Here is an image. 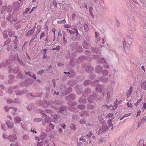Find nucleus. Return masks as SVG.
Masks as SVG:
<instances>
[{
  "mask_svg": "<svg viewBox=\"0 0 146 146\" xmlns=\"http://www.w3.org/2000/svg\"><path fill=\"white\" fill-rule=\"evenodd\" d=\"M108 129V127L106 125H104L101 127L99 130L100 133H102L106 131Z\"/></svg>",
  "mask_w": 146,
  "mask_h": 146,
  "instance_id": "f257e3e1",
  "label": "nucleus"
},
{
  "mask_svg": "<svg viewBox=\"0 0 146 146\" xmlns=\"http://www.w3.org/2000/svg\"><path fill=\"white\" fill-rule=\"evenodd\" d=\"M17 138V137L15 134H13V136L9 135L8 137V139L11 141H13L16 140Z\"/></svg>",
  "mask_w": 146,
  "mask_h": 146,
  "instance_id": "f03ea898",
  "label": "nucleus"
},
{
  "mask_svg": "<svg viewBox=\"0 0 146 146\" xmlns=\"http://www.w3.org/2000/svg\"><path fill=\"white\" fill-rule=\"evenodd\" d=\"M117 102H118L117 100V99H116L115 100V101H114V103H113L115 105L114 107H109V109L111 110H115V109H116L117 106Z\"/></svg>",
  "mask_w": 146,
  "mask_h": 146,
  "instance_id": "7ed1b4c3",
  "label": "nucleus"
},
{
  "mask_svg": "<svg viewBox=\"0 0 146 146\" xmlns=\"http://www.w3.org/2000/svg\"><path fill=\"white\" fill-rule=\"evenodd\" d=\"M25 74L27 75H29L30 76H31L35 79H36V78L35 77V75L34 74H33V73H31L29 72H25Z\"/></svg>",
  "mask_w": 146,
  "mask_h": 146,
  "instance_id": "20e7f679",
  "label": "nucleus"
},
{
  "mask_svg": "<svg viewBox=\"0 0 146 146\" xmlns=\"http://www.w3.org/2000/svg\"><path fill=\"white\" fill-rule=\"evenodd\" d=\"M35 29L34 28H33L31 30L29 31L26 34V36H29L31 35H33V33H34V31H35Z\"/></svg>",
  "mask_w": 146,
  "mask_h": 146,
  "instance_id": "39448f33",
  "label": "nucleus"
},
{
  "mask_svg": "<svg viewBox=\"0 0 146 146\" xmlns=\"http://www.w3.org/2000/svg\"><path fill=\"white\" fill-rule=\"evenodd\" d=\"M132 92V87L131 86L130 89L128 90L126 94L127 98H129Z\"/></svg>",
  "mask_w": 146,
  "mask_h": 146,
  "instance_id": "423d86ee",
  "label": "nucleus"
},
{
  "mask_svg": "<svg viewBox=\"0 0 146 146\" xmlns=\"http://www.w3.org/2000/svg\"><path fill=\"white\" fill-rule=\"evenodd\" d=\"M6 124L8 127L10 128H12L13 127V124L9 121L7 122Z\"/></svg>",
  "mask_w": 146,
  "mask_h": 146,
  "instance_id": "0eeeda50",
  "label": "nucleus"
},
{
  "mask_svg": "<svg viewBox=\"0 0 146 146\" xmlns=\"http://www.w3.org/2000/svg\"><path fill=\"white\" fill-rule=\"evenodd\" d=\"M21 119L20 117L17 116L14 119L15 121L17 123H19L21 122Z\"/></svg>",
  "mask_w": 146,
  "mask_h": 146,
  "instance_id": "6e6552de",
  "label": "nucleus"
},
{
  "mask_svg": "<svg viewBox=\"0 0 146 146\" xmlns=\"http://www.w3.org/2000/svg\"><path fill=\"white\" fill-rule=\"evenodd\" d=\"M141 86L142 89L146 90V81L141 84Z\"/></svg>",
  "mask_w": 146,
  "mask_h": 146,
  "instance_id": "1a4fd4ad",
  "label": "nucleus"
},
{
  "mask_svg": "<svg viewBox=\"0 0 146 146\" xmlns=\"http://www.w3.org/2000/svg\"><path fill=\"white\" fill-rule=\"evenodd\" d=\"M96 90L98 92H102V90L101 86L100 85H97V87L96 88Z\"/></svg>",
  "mask_w": 146,
  "mask_h": 146,
  "instance_id": "9d476101",
  "label": "nucleus"
},
{
  "mask_svg": "<svg viewBox=\"0 0 146 146\" xmlns=\"http://www.w3.org/2000/svg\"><path fill=\"white\" fill-rule=\"evenodd\" d=\"M15 32L14 31H9L8 32V35L9 36H12L15 35Z\"/></svg>",
  "mask_w": 146,
  "mask_h": 146,
  "instance_id": "9b49d317",
  "label": "nucleus"
},
{
  "mask_svg": "<svg viewBox=\"0 0 146 146\" xmlns=\"http://www.w3.org/2000/svg\"><path fill=\"white\" fill-rule=\"evenodd\" d=\"M34 121L35 122H38L41 121L42 119L41 118H36L34 119Z\"/></svg>",
  "mask_w": 146,
  "mask_h": 146,
  "instance_id": "f8f14e48",
  "label": "nucleus"
},
{
  "mask_svg": "<svg viewBox=\"0 0 146 146\" xmlns=\"http://www.w3.org/2000/svg\"><path fill=\"white\" fill-rule=\"evenodd\" d=\"M3 37L4 39H6L7 37V32L6 31H4L3 34Z\"/></svg>",
  "mask_w": 146,
  "mask_h": 146,
  "instance_id": "ddd939ff",
  "label": "nucleus"
},
{
  "mask_svg": "<svg viewBox=\"0 0 146 146\" xmlns=\"http://www.w3.org/2000/svg\"><path fill=\"white\" fill-rule=\"evenodd\" d=\"M113 115V113H108L107 115L106 116V118H108L110 117H111Z\"/></svg>",
  "mask_w": 146,
  "mask_h": 146,
  "instance_id": "4468645a",
  "label": "nucleus"
},
{
  "mask_svg": "<svg viewBox=\"0 0 146 146\" xmlns=\"http://www.w3.org/2000/svg\"><path fill=\"white\" fill-rule=\"evenodd\" d=\"M131 113H129L128 114H125L120 119V120H121L123 119L125 117H127L128 116H130L131 115Z\"/></svg>",
  "mask_w": 146,
  "mask_h": 146,
  "instance_id": "2eb2a0df",
  "label": "nucleus"
},
{
  "mask_svg": "<svg viewBox=\"0 0 146 146\" xmlns=\"http://www.w3.org/2000/svg\"><path fill=\"white\" fill-rule=\"evenodd\" d=\"M111 122V119H110L108 121L107 123L111 127H113V124Z\"/></svg>",
  "mask_w": 146,
  "mask_h": 146,
  "instance_id": "dca6fc26",
  "label": "nucleus"
},
{
  "mask_svg": "<svg viewBox=\"0 0 146 146\" xmlns=\"http://www.w3.org/2000/svg\"><path fill=\"white\" fill-rule=\"evenodd\" d=\"M64 27L66 28H71L72 26L68 24H65L64 25Z\"/></svg>",
  "mask_w": 146,
  "mask_h": 146,
  "instance_id": "f3484780",
  "label": "nucleus"
},
{
  "mask_svg": "<svg viewBox=\"0 0 146 146\" xmlns=\"http://www.w3.org/2000/svg\"><path fill=\"white\" fill-rule=\"evenodd\" d=\"M85 122L86 120L84 119H81L80 121V123L81 124H83L84 123H85Z\"/></svg>",
  "mask_w": 146,
  "mask_h": 146,
  "instance_id": "a211bd4d",
  "label": "nucleus"
},
{
  "mask_svg": "<svg viewBox=\"0 0 146 146\" xmlns=\"http://www.w3.org/2000/svg\"><path fill=\"white\" fill-rule=\"evenodd\" d=\"M127 105L129 108H132L133 107V106L131 103L128 102L127 103Z\"/></svg>",
  "mask_w": 146,
  "mask_h": 146,
  "instance_id": "6ab92c4d",
  "label": "nucleus"
},
{
  "mask_svg": "<svg viewBox=\"0 0 146 146\" xmlns=\"http://www.w3.org/2000/svg\"><path fill=\"white\" fill-rule=\"evenodd\" d=\"M70 127L72 129L74 130H75L76 129V127H75V125L73 124H72L70 125Z\"/></svg>",
  "mask_w": 146,
  "mask_h": 146,
  "instance_id": "aec40b11",
  "label": "nucleus"
},
{
  "mask_svg": "<svg viewBox=\"0 0 146 146\" xmlns=\"http://www.w3.org/2000/svg\"><path fill=\"white\" fill-rule=\"evenodd\" d=\"M10 42V40H7L4 42V44L5 45H7Z\"/></svg>",
  "mask_w": 146,
  "mask_h": 146,
  "instance_id": "412c9836",
  "label": "nucleus"
},
{
  "mask_svg": "<svg viewBox=\"0 0 146 146\" xmlns=\"http://www.w3.org/2000/svg\"><path fill=\"white\" fill-rule=\"evenodd\" d=\"M60 49V47L59 46H58V47H56L55 48H53L52 50H59Z\"/></svg>",
  "mask_w": 146,
  "mask_h": 146,
  "instance_id": "4be33fe9",
  "label": "nucleus"
},
{
  "mask_svg": "<svg viewBox=\"0 0 146 146\" xmlns=\"http://www.w3.org/2000/svg\"><path fill=\"white\" fill-rule=\"evenodd\" d=\"M108 71L106 70H104L103 72V74L104 75H106L108 74Z\"/></svg>",
  "mask_w": 146,
  "mask_h": 146,
  "instance_id": "5701e85b",
  "label": "nucleus"
},
{
  "mask_svg": "<svg viewBox=\"0 0 146 146\" xmlns=\"http://www.w3.org/2000/svg\"><path fill=\"white\" fill-rule=\"evenodd\" d=\"M45 35V34L44 32H42V33L41 35L40 36V39H41L43 36H44Z\"/></svg>",
  "mask_w": 146,
  "mask_h": 146,
  "instance_id": "b1692460",
  "label": "nucleus"
},
{
  "mask_svg": "<svg viewBox=\"0 0 146 146\" xmlns=\"http://www.w3.org/2000/svg\"><path fill=\"white\" fill-rule=\"evenodd\" d=\"M49 126L50 127H51L52 129H53L54 128V125L51 123L50 124Z\"/></svg>",
  "mask_w": 146,
  "mask_h": 146,
  "instance_id": "393cba45",
  "label": "nucleus"
},
{
  "mask_svg": "<svg viewBox=\"0 0 146 146\" xmlns=\"http://www.w3.org/2000/svg\"><path fill=\"white\" fill-rule=\"evenodd\" d=\"M75 13H73L72 15V19H75Z\"/></svg>",
  "mask_w": 146,
  "mask_h": 146,
  "instance_id": "a878e982",
  "label": "nucleus"
},
{
  "mask_svg": "<svg viewBox=\"0 0 146 146\" xmlns=\"http://www.w3.org/2000/svg\"><path fill=\"white\" fill-rule=\"evenodd\" d=\"M142 108L145 110L146 108V103H145L143 105Z\"/></svg>",
  "mask_w": 146,
  "mask_h": 146,
  "instance_id": "bb28decb",
  "label": "nucleus"
},
{
  "mask_svg": "<svg viewBox=\"0 0 146 146\" xmlns=\"http://www.w3.org/2000/svg\"><path fill=\"white\" fill-rule=\"evenodd\" d=\"M79 140L80 141H82L83 142H84L86 141V140L83 139V137H81L80 139Z\"/></svg>",
  "mask_w": 146,
  "mask_h": 146,
  "instance_id": "cd10ccee",
  "label": "nucleus"
},
{
  "mask_svg": "<svg viewBox=\"0 0 146 146\" xmlns=\"http://www.w3.org/2000/svg\"><path fill=\"white\" fill-rule=\"evenodd\" d=\"M92 135V133H91V132H90V133L89 134H87L86 135L88 137H90Z\"/></svg>",
  "mask_w": 146,
  "mask_h": 146,
  "instance_id": "c85d7f7f",
  "label": "nucleus"
},
{
  "mask_svg": "<svg viewBox=\"0 0 146 146\" xmlns=\"http://www.w3.org/2000/svg\"><path fill=\"white\" fill-rule=\"evenodd\" d=\"M44 72V71L43 70H41V71H39L37 73L38 74H43Z\"/></svg>",
  "mask_w": 146,
  "mask_h": 146,
  "instance_id": "c756f323",
  "label": "nucleus"
},
{
  "mask_svg": "<svg viewBox=\"0 0 146 146\" xmlns=\"http://www.w3.org/2000/svg\"><path fill=\"white\" fill-rule=\"evenodd\" d=\"M74 30L76 35H78V32L77 30L76 29H75Z\"/></svg>",
  "mask_w": 146,
  "mask_h": 146,
  "instance_id": "7c9ffc66",
  "label": "nucleus"
},
{
  "mask_svg": "<svg viewBox=\"0 0 146 146\" xmlns=\"http://www.w3.org/2000/svg\"><path fill=\"white\" fill-rule=\"evenodd\" d=\"M61 126L63 129H65L66 126V125L64 124H61Z\"/></svg>",
  "mask_w": 146,
  "mask_h": 146,
  "instance_id": "2f4dec72",
  "label": "nucleus"
},
{
  "mask_svg": "<svg viewBox=\"0 0 146 146\" xmlns=\"http://www.w3.org/2000/svg\"><path fill=\"white\" fill-rule=\"evenodd\" d=\"M13 38H14V39L13 41L14 42H16V40L17 38V36H13Z\"/></svg>",
  "mask_w": 146,
  "mask_h": 146,
  "instance_id": "473e14b6",
  "label": "nucleus"
},
{
  "mask_svg": "<svg viewBox=\"0 0 146 146\" xmlns=\"http://www.w3.org/2000/svg\"><path fill=\"white\" fill-rule=\"evenodd\" d=\"M141 113V111L140 110H139L137 113V117L138 116H139L140 115Z\"/></svg>",
  "mask_w": 146,
  "mask_h": 146,
  "instance_id": "72a5a7b5",
  "label": "nucleus"
},
{
  "mask_svg": "<svg viewBox=\"0 0 146 146\" xmlns=\"http://www.w3.org/2000/svg\"><path fill=\"white\" fill-rule=\"evenodd\" d=\"M42 144L41 142H39L37 143V146H42Z\"/></svg>",
  "mask_w": 146,
  "mask_h": 146,
  "instance_id": "f704fd0d",
  "label": "nucleus"
},
{
  "mask_svg": "<svg viewBox=\"0 0 146 146\" xmlns=\"http://www.w3.org/2000/svg\"><path fill=\"white\" fill-rule=\"evenodd\" d=\"M64 42L65 44L67 42V40L65 39V37L63 36Z\"/></svg>",
  "mask_w": 146,
  "mask_h": 146,
  "instance_id": "c9c22d12",
  "label": "nucleus"
},
{
  "mask_svg": "<svg viewBox=\"0 0 146 146\" xmlns=\"http://www.w3.org/2000/svg\"><path fill=\"white\" fill-rule=\"evenodd\" d=\"M142 100V98H141V99H139V100H138L137 101V103L139 104L140 103V102H141Z\"/></svg>",
  "mask_w": 146,
  "mask_h": 146,
  "instance_id": "e433bc0d",
  "label": "nucleus"
},
{
  "mask_svg": "<svg viewBox=\"0 0 146 146\" xmlns=\"http://www.w3.org/2000/svg\"><path fill=\"white\" fill-rule=\"evenodd\" d=\"M66 30L68 31V32L70 33V35H72V31H70L68 29H66Z\"/></svg>",
  "mask_w": 146,
  "mask_h": 146,
  "instance_id": "4c0bfd02",
  "label": "nucleus"
},
{
  "mask_svg": "<svg viewBox=\"0 0 146 146\" xmlns=\"http://www.w3.org/2000/svg\"><path fill=\"white\" fill-rule=\"evenodd\" d=\"M60 22L62 23H66V20L65 19L62 20Z\"/></svg>",
  "mask_w": 146,
  "mask_h": 146,
  "instance_id": "58836bf2",
  "label": "nucleus"
},
{
  "mask_svg": "<svg viewBox=\"0 0 146 146\" xmlns=\"http://www.w3.org/2000/svg\"><path fill=\"white\" fill-rule=\"evenodd\" d=\"M29 10L30 8L28 7L26 9L25 11L26 13H27Z\"/></svg>",
  "mask_w": 146,
  "mask_h": 146,
  "instance_id": "ea45409f",
  "label": "nucleus"
},
{
  "mask_svg": "<svg viewBox=\"0 0 146 146\" xmlns=\"http://www.w3.org/2000/svg\"><path fill=\"white\" fill-rule=\"evenodd\" d=\"M89 12H90V15H92V17L93 18H94V16L93 15V14L92 11V12L89 11Z\"/></svg>",
  "mask_w": 146,
  "mask_h": 146,
  "instance_id": "a19ab883",
  "label": "nucleus"
},
{
  "mask_svg": "<svg viewBox=\"0 0 146 146\" xmlns=\"http://www.w3.org/2000/svg\"><path fill=\"white\" fill-rule=\"evenodd\" d=\"M92 10H93V9H92V8L90 7V8H89V11H92Z\"/></svg>",
  "mask_w": 146,
  "mask_h": 146,
  "instance_id": "79ce46f5",
  "label": "nucleus"
},
{
  "mask_svg": "<svg viewBox=\"0 0 146 146\" xmlns=\"http://www.w3.org/2000/svg\"><path fill=\"white\" fill-rule=\"evenodd\" d=\"M54 94H55L56 95H58L59 94V92H56V91H54Z\"/></svg>",
  "mask_w": 146,
  "mask_h": 146,
  "instance_id": "37998d69",
  "label": "nucleus"
},
{
  "mask_svg": "<svg viewBox=\"0 0 146 146\" xmlns=\"http://www.w3.org/2000/svg\"><path fill=\"white\" fill-rule=\"evenodd\" d=\"M98 33L97 32H96L95 33V37L96 38H97L98 37Z\"/></svg>",
  "mask_w": 146,
  "mask_h": 146,
  "instance_id": "c03bdc74",
  "label": "nucleus"
},
{
  "mask_svg": "<svg viewBox=\"0 0 146 146\" xmlns=\"http://www.w3.org/2000/svg\"><path fill=\"white\" fill-rule=\"evenodd\" d=\"M47 50L46 49H44V50H43V51L44 52H45V54H46V52Z\"/></svg>",
  "mask_w": 146,
  "mask_h": 146,
  "instance_id": "a18cd8bd",
  "label": "nucleus"
},
{
  "mask_svg": "<svg viewBox=\"0 0 146 146\" xmlns=\"http://www.w3.org/2000/svg\"><path fill=\"white\" fill-rule=\"evenodd\" d=\"M62 63H60L58 64V66H61L62 65Z\"/></svg>",
  "mask_w": 146,
  "mask_h": 146,
  "instance_id": "49530a36",
  "label": "nucleus"
},
{
  "mask_svg": "<svg viewBox=\"0 0 146 146\" xmlns=\"http://www.w3.org/2000/svg\"><path fill=\"white\" fill-rule=\"evenodd\" d=\"M36 7H34L32 8L31 12H32L34 9H36Z\"/></svg>",
  "mask_w": 146,
  "mask_h": 146,
  "instance_id": "de8ad7c7",
  "label": "nucleus"
},
{
  "mask_svg": "<svg viewBox=\"0 0 146 146\" xmlns=\"http://www.w3.org/2000/svg\"><path fill=\"white\" fill-rule=\"evenodd\" d=\"M58 131L60 132H61L62 131V129L61 128H60L58 129Z\"/></svg>",
  "mask_w": 146,
  "mask_h": 146,
  "instance_id": "09e8293b",
  "label": "nucleus"
},
{
  "mask_svg": "<svg viewBox=\"0 0 146 146\" xmlns=\"http://www.w3.org/2000/svg\"><path fill=\"white\" fill-rule=\"evenodd\" d=\"M47 56L46 55L44 54V57H43V58H47Z\"/></svg>",
  "mask_w": 146,
  "mask_h": 146,
  "instance_id": "8fccbe9b",
  "label": "nucleus"
},
{
  "mask_svg": "<svg viewBox=\"0 0 146 146\" xmlns=\"http://www.w3.org/2000/svg\"><path fill=\"white\" fill-rule=\"evenodd\" d=\"M11 109H12L13 110H14L15 111H16V109L15 108H11Z\"/></svg>",
  "mask_w": 146,
  "mask_h": 146,
  "instance_id": "3c124183",
  "label": "nucleus"
},
{
  "mask_svg": "<svg viewBox=\"0 0 146 146\" xmlns=\"http://www.w3.org/2000/svg\"><path fill=\"white\" fill-rule=\"evenodd\" d=\"M141 68L143 70L145 71V69H144V67L143 66H141Z\"/></svg>",
  "mask_w": 146,
  "mask_h": 146,
  "instance_id": "603ef678",
  "label": "nucleus"
},
{
  "mask_svg": "<svg viewBox=\"0 0 146 146\" xmlns=\"http://www.w3.org/2000/svg\"><path fill=\"white\" fill-rule=\"evenodd\" d=\"M31 130L32 131H33L34 132H35V133H36V131H35V130L34 129H33V130L32 129H31Z\"/></svg>",
  "mask_w": 146,
  "mask_h": 146,
  "instance_id": "864d4df0",
  "label": "nucleus"
},
{
  "mask_svg": "<svg viewBox=\"0 0 146 146\" xmlns=\"http://www.w3.org/2000/svg\"><path fill=\"white\" fill-rule=\"evenodd\" d=\"M7 117L8 118H9L11 120V119L12 118H11V117H10V116H7Z\"/></svg>",
  "mask_w": 146,
  "mask_h": 146,
  "instance_id": "5fc2aeb1",
  "label": "nucleus"
},
{
  "mask_svg": "<svg viewBox=\"0 0 146 146\" xmlns=\"http://www.w3.org/2000/svg\"><path fill=\"white\" fill-rule=\"evenodd\" d=\"M4 109L6 111H7L8 110L7 108V107H4Z\"/></svg>",
  "mask_w": 146,
  "mask_h": 146,
  "instance_id": "6e6d98bb",
  "label": "nucleus"
},
{
  "mask_svg": "<svg viewBox=\"0 0 146 146\" xmlns=\"http://www.w3.org/2000/svg\"><path fill=\"white\" fill-rule=\"evenodd\" d=\"M35 139L36 140H37L39 139V137H36L35 138Z\"/></svg>",
  "mask_w": 146,
  "mask_h": 146,
  "instance_id": "4d7b16f0",
  "label": "nucleus"
},
{
  "mask_svg": "<svg viewBox=\"0 0 146 146\" xmlns=\"http://www.w3.org/2000/svg\"><path fill=\"white\" fill-rule=\"evenodd\" d=\"M10 146H14V144L11 143V144Z\"/></svg>",
  "mask_w": 146,
  "mask_h": 146,
  "instance_id": "13d9d810",
  "label": "nucleus"
},
{
  "mask_svg": "<svg viewBox=\"0 0 146 146\" xmlns=\"http://www.w3.org/2000/svg\"><path fill=\"white\" fill-rule=\"evenodd\" d=\"M138 104H139L138 103H137V102L135 103H134V104L136 106H137Z\"/></svg>",
  "mask_w": 146,
  "mask_h": 146,
  "instance_id": "bf43d9fd",
  "label": "nucleus"
},
{
  "mask_svg": "<svg viewBox=\"0 0 146 146\" xmlns=\"http://www.w3.org/2000/svg\"><path fill=\"white\" fill-rule=\"evenodd\" d=\"M85 7L86 9H88L87 6L86 4H85Z\"/></svg>",
  "mask_w": 146,
  "mask_h": 146,
  "instance_id": "052dcab7",
  "label": "nucleus"
},
{
  "mask_svg": "<svg viewBox=\"0 0 146 146\" xmlns=\"http://www.w3.org/2000/svg\"><path fill=\"white\" fill-rule=\"evenodd\" d=\"M52 31H53V33H54V36H55V31H53V30H52Z\"/></svg>",
  "mask_w": 146,
  "mask_h": 146,
  "instance_id": "680f3d73",
  "label": "nucleus"
},
{
  "mask_svg": "<svg viewBox=\"0 0 146 146\" xmlns=\"http://www.w3.org/2000/svg\"><path fill=\"white\" fill-rule=\"evenodd\" d=\"M103 142V141L102 139H100L99 141L100 142Z\"/></svg>",
  "mask_w": 146,
  "mask_h": 146,
  "instance_id": "e2e57ef3",
  "label": "nucleus"
},
{
  "mask_svg": "<svg viewBox=\"0 0 146 146\" xmlns=\"http://www.w3.org/2000/svg\"><path fill=\"white\" fill-rule=\"evenodd\" d=\"M15 145L16 146H20V145H19L17 143L15 144Z\"/></svg>",
  "mask_w": 146,
  "mask_h": 146,
  "instance_id": "0e129e2a",
  "label": "nucleus"
},
{
  "mask_svg": "<svg viewBox=\"0 0 146 146\" xmlns=\"http://www.w3.org/2000/svg\"><path fill=\"white\" fill-rule=\"evenodd\" d=\"M3 138H5V135L4 134H3Z\"/></svg>",
  "mask_w": 146,
  "mask_h": 146,
  "instance_id": "69168bd1",
  "label": "nucleus"
},
{
  "mask_svg": "<svg viewBox=\"0 0 146 146\" xmlns=\"http://www.w3.org/2000/svg\"><path fill=\"white\" fill-rule=\"evenodd\" d=\"M125 42H124V41H123V45H124V43H125Z\"/></svg>",
  "mask_w": 146,
  "mask_h": 146,
  "instance_id": "338daca9",
  "label": "nucleus"
},
{
  "mask_svg": "<svg viewBox=\"0 0 146 146\" xmlns=\"http://www.w3.org/2000/svg\"><path fill=\"white\" fill-rule=\"evenodd\" d=\"M143 146H146V145H143Z\"/></svg>",
  "mask_w": 146,
  "mask_h": 146,
  "instance_id": "774afa93",
  "label": "nucleus"
}]
</instances>
